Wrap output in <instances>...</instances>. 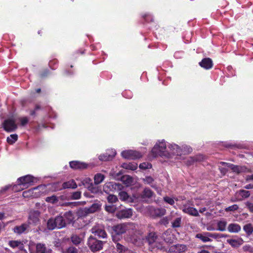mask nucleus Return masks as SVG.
I'll use <instances>...</instances> for the list:
<instances>
[{"label":"nucleus","instance_id":"f257e3e1","mask_svg":"<svg viewBox=\"0 0 253 253\" xmlns=\"http://www.w3.org/2000/svg\"><path fill=\"white\" fill-rule=\"evenodd\" d=\"M133 227H134V224L131 222L120 223L111 226L109 231L112 241L113 242L121 241L122 239V235Z\"/></svg>","mask_w":253,"mask_h":253},{"label":"nucleus","instance_id":"f03ea898","mask_svg":"<svg viewBox=\"0 0 253 253\" xmlns=\"http://www.w3.org/2000/svg\"><path fill=\"white\" fill-rule=\"evenodd\" d=\"M47 228L49 230L61 229L66 226V221L61 215L49 218L46 223Z\"/></svg>","mask_w":253,"mask_h":253},{"label":"nucleus","instance_id":"7ed1b4c3","mask_svg":"<svg viewBox=\"0 0 253 253\" xmlns=\"http://www.w3.org/2000/svg\"><path fill=\"white\" fill-rule=\"evenodd\" d=\"M104 242L90 236L88 239L87 245L92 252H97L103 248Z\"/></svg>","mask_w":253,"mask_h":253},{"label":"nucleus","instance_id":"20e7f679","mask_svg":"<svg viewBox=\"0 0 253 253\" xmlns=\"http://www.w3.org/2000/svg\"><path fill=\"white\" fill-rule=\"evenodd\" d=\"M167 148L166 144L164 140L159 142V144H156L152 149V153L154 157L158 155H165V153Z\"/></svg>","mask_w":253,"mask_h":253},{"label":"nucleus","instance_id":"39448f33","mask_svg":"<svg viewBox=\"0 0 253 253\" xmlns=\"http://www.w3.org/2000/svg\"><path fill=\"white\" fill-rule=\"evenodd\" d=\"M1 126L7 132L13 131L17 128L15 120L13 118H8L5 120L2 123Z\"/></svg>","mask_w":253,"mask_h":253},{"label":"nucleus","instance_id":"423d86ee","mask_svg":"<svg viewBox=\"0 0 253 253\" xmlns=\"http://www.w3.org/2000/svg\"><path fill=\"white\" fill-rule=\"evenodd\" d=\"M123 158L129 160H135L142 157V154L138 151L132 150H126L122 152Z\"/></svg>","mask_w":253,"mask_h":253},{"label":"nucleus","instance_id":"0eeeda50","mask_svg":"<svg viewBox=\"0 0 253 253\" xmlns=\"http://www.w3.org/2000/svg\"><path fill=\"white\" fill-rule=\"evenodd\" d=\"M123 188V185L120 183H117L114 182L106 183L103 186V190L106 193L110 192H114L115 190H121Z\"/></svg>","mask_w":253,"mask_h":253},{"label":"nucleus","instance_id":"6e6552de","mask_svg":"<svg viewBox=\"0 0 253 253\" xmlns=\"http://www.w3.org/2000/svg\"><path fill=\"white\" fill-rule=\"evenodd\" d=\"M35 178L31 175H27L18 178V185L28 187L34 183Z\"/></svg>","mask_w":253,"mask_h":253},{"label":"nucleus","instance_id":"1a4fd4ad","mask_svg":"<svg viewBox=\"0 0 253 253\" xmlns=\"http://www.w3.org/2000/svg\"><path fill=\"white\" fill-rule=\"evenodd\" d=\"M158 236L156 232L154 231H150L144 237V241L147 242L150 246H152L154 244L157 243V240Z\"/></svg>","mask_w":253,"mask_h":253},{"label":"nucleus","instance_id":"9d476101","mask_svg":"<svg viewBox=\"0 0 253 253\" xmlns=\"http://www.w3.org/2000/svg\"><path fill=\"white\" fill-rule=\"evenodd\" d=\"M91 233L99 238H106L107 234L105 230L100 225H95L91 229Z\"/></svg>","mask_w":253,"mask_h":253},{"label":"nucleus","instance_id":"9b49d317","mask_svg":"<svg viewBox=\"0 0 253 253\" xmlns=\"http://www.w3.org/2000/svg\"><path fill=\"white\" fill-rule=\"evenodd\" d=\"M120 176H121V173L119 172L114 176V178L117 179H120L126 186H130L133 184V178L131 176L128 175H124L120 177Z\"/></svg>","mask_w":253,"mask_h":253},{"label":"nucleus","instance_id":"f8f14e48","mask_svg":"<svg viewBox=\"0 0 253 253\" xmlns=\"http://www.w3.org/2000/svg\"><path fill=\"white\" fill-rule=\"evenodd\" d=\"M132 210L126 209L118 211L116 214V217L120 219L129 218L132 215Z\"/></svg>","mask_w":253,"mask_h":253},{"label":"nucleus","instance_id":"ddd939ff","mask_svg":"<svg viewBox=\"0 0 253 253\" xmlns=\"http://www.w3.org/2000/svg\"><path fill=\"white\" fill-rule=\"evenodd\" d=\"M116 154V151L113 149L108 150L106 153L100 155L98 158L100 161H107L112 160Z\"/></svg>","mask_w":253,"mask_h":253},{"label":"nucleus","instance_id":"4468645a","mask_svg":"<svg viewBox=\"0 0 253 253\" xmlns=\"http://www.w3.org/2000/svg\"><path fill=\"white\" fill-rule=\"evenodd\" d=\"M187 250V247L183 244H176L171 246L169 249V253H180L185 252Z\"/></svg>","mask_w":253,"mask_h":253},{"label":"nucleus","instance_id":"2eb2a0df","mask_svg":"<svg viewBox=\"0 0 253 253\" xmlns=\"http://www.w3.org/2000/svg\"><path fill=\"white\" fill-rule=\"evenodd\" d=\"M101 205L99 204V203H93L89 207H86L84 208L83 210V212L84 214L92 213L99 211Z\"/></svg>","mask_w":253,"mask_h":253},{"label":"nucleus","instance_id":"dca6fc26","mask_svg":"<svg viewBox=\"0 0 253 253\" xmlns=\"http://www.w3.org/2000/svg\"><path fill=\"white\" fill-rule=\"evenodd\" d=\"M162 237L167 243L172 244L174 242V235L171 233L170 229L165 231L162 234Z\"/></svg>","mask_w":253,"mask_h":253},{"label":"nucleus","instance_id":"f3484780","mask_svg":"<svg viewBox=\"0 0 253 253\" xmlns=\"http://www.w3.org/2000/svg\"><path fill=\"white\" fill-rule=\"evenodd\" d=\"M69 164L70 167L74 169H84L88 166L87 164L78 161H71Z\"/></svg>","mask_w":253,"mask_h":253},{"label":"nucleus","instance_id":"a211bd4d","mask_svg":"<svg viewBox=\"0 0 253 253\" xmlns=\"http://www.w3.org/2000/svg\"><path fill=\"white\" fill-rule=\"evenodd\" d=\"M36 253H52V250L46 247L45 244L39 243L36 244Z\"/></svg>","mask_w":253,"mask_h":253},{"label":"nucleus","instance_id":"6ab92c4d","mask_svg":"<svg viewBox=\"0 0 253 253\" xmlns=\"http://www.w3.org/2000/svg\"><path fill=\"white\" fill-rule=\"evenodd\" d=\"M181 209L184 213L189 214V215L194 216H198L199 215L198 211L196 208L188 207L186 205H183Z\"/></svg>","mask_w":253,"mask_h":253},{"label":"nucleus","instance_id":"aec40b11","mask_svg":"<svg viewBox=\"0 0 253 253\" xmlns=\"http://www.w3.org/2000/svg\"><path fill=\"white\" fill-rule=\"evenodd\" d=\"M200 66L207 70L210 69L212 67L213 63L212 60L210 58H205L199 62Z\"/></svg>","mask_w":253,"mask_h":253},{"label":"nucleus","instance_id":"412c9836","mask_svg":"<svg viewBox=\"0 0 253 253\" xmlns=\"http://www.w3.org/2000/svg\"><path fill=\"white\" fill-rule=\"evenodd\" d=\"M196 237L201 240L203 242H208L211 241L209 237H215L214 234L209 232L205 233L204 234H197L196 235Z\"/></svg>","mask_w":253,"mask_h":253},{"label":"nucleus","instance_id":"4be33fe9","mask_svg":"<svg viewBox=\"0 0 253 253\" xmlns=\"http://www.w3.org/2000/svg\"><path fill=\"white\" fill-rule=\"evenodd\" d=\"M77 187V185L74 180H72L69 181L65 182L62 184V187L55 189V191L60 190L66 188L75 189Z\"/></svg>","mask_w":253,"mask_h":253},{"label":"nucleus","instance_id":"5701e85b","mask_svg":"<svg viewBox=\"0 0 253 253\" xmlns=\"http://www.w3.org/2000/svg\"><path fill=\"white\" fill-rule=\"evenodd\" d=\"M119 196L121 200L128 203H133L134 201L133 198L129 196L128 194L125 191H121L119 192Z\"/></svg>","mask_w":253,"mask_h":253},{"label":"nucleus","instance_id":"b1692460","mask_svg":"<svg viewBox=\"0 0 253 253\" xmlns=\"http://www.w3.org/2000/svg\"><path fill=\"white\" fill-rule=\"evenodd\" d=\"M227 242L233 248H238L243 244L244 241L241 238H240L237 240L232 239H227Z\"/></svg>","mask_w":253,"mask_h":253},{"label":"nucleus","instance_id":"393cba45","mask_svg":"<svg viewBox=\"0 0 253 253\" xmlns=\"http://www.w3.org/2000/svg\"><path fill=\"white\" fill-rule=\"evenodd\" d=\"M250 196V193L245 190H240L236 193V199L242 200V199L247 198Z\"/></svg>","mask_w":253,"mask_h":253},{"label":"nucleus","instance_id":"a878e982","mask_svg":"<svg viewBox=\"0 0 253 253\" xmlns=\"http://www.w3.org/2000/svg\"><path fill=\"white\" fill-rule=\"evenodd\" d=\"M70 239L73 244L75 246H78L83 241V239L82 237L76 234H72L70 236Z\"/></svg>","mask_w":253,"mask_h":253},{"label":"nucleus","instance_id":"bb28decb","mask_svg":"<svg viewBox=\"0 0 253 253\" xmlns=\"http://www.w3.org/2000/svg\"><path fill=\"white\" fill-rule=\"evenodd\" d=\"M40 213V212L38 210H31L29 213V218L34 223H36L39 221Z\"/></svg>","mask_w":253,"mask_h":253},{"label":"nucleus","instance_id":"cd10ccee","mask_svg":"<svg viewBox=\"0 0 253 253\" xmlns=\"http://www.w3.org/2000/svg\"><path fill=\"white\" fill-rule=\"evenodd\" d=\"M28 227V224L23 223L20 226H15L13 228V231L14 233H17L18 234H21L23 233Z\"/></svg>","mask_w":253,"mask_h":253},{"label":"nucleus","instance_id":"c85d7f7f","mask_svg":"<svg viewBox=\"0 0 253 253\" xmlns=\"http://www.w3.org/2000/svg\"><path fill=\"white\" fill-rule=\"evenodd\" d=\"M228 231L230 233H238L241 229V226L237 223H231L229 224L228 228Z\"/></svg>","mask_w":253,"mask_h":253},{"label":"nucleus","instance_id":"c756f323","mask_svg":"<svg viewBox=\"0 0 253 253\" xmlns=\"http://www.w3.org/2000/svg\"><path fill=\"white\" fill-rule=\"evenodd\" d=\"M119 242H113L115 244V248L116 249L117 251L119 253H124L127 252L128 251V248L120 244Z\"/></svg>","mask_w":253,"mask_h":253},{"label":"nucleus","instance_id":"7c9ffc66","mask_svg":"<svg viewBox=\"0 0 253 253\" xmlns=\"http://www.w3.org/2000/svg\"><path fill=\"white\" fill-rule=\"evenodd\" d=\"M169 148L170 149L171 152L177 155L181 154V149L176 144H170Z\"/></svg>","mask_w":253,"mask_h":253},{"label":"nucleus","instance_id":"2f4dec72","mask_svg":"<svg viewBox=\"0 0 253 253\" xmlns=\"http://www.w3.org/2000/svg\"><path fill=\"white\" fill-rule=\"evenodd\" d=\"M64 218L66 221V223H71L74 219V215L71 211H68L65 212L63 214Z\"/></svg>","mask_w":253,"mask_h":253},{"label":"nucleus","instance_id":"473e14b6","mask_svg":"<svg viewBox=\"0 0 253 253\" xmlns=\"http://www.w3.org/2000/svg\"><path fill=\"white\" fill-rule=\"evenodd\" d=\"M78 250L72 245L65 249H61L62 253H78Z\"/></svg>","mask_w":253,"mask_h":253},{"label":"nucleus","instance_id":"72a5a7b5","mask_svg":"<svg viewBox=\"0 0 253 253\" xmlns=\"http://www.w3.org/2000/svg\"><path fill=\"white\" fill-rule=\"evenodd\" d=\"M153 212L155 216L160 217L166 214V210L164 208H156L153 209Z\"/></svg>","mask_w":253,"mask_h":253},{"label":"nucleus","instance_id":"f704fd0d","mask_svg":"<svg viewBox=\"0 0 253 253\" xmlns=\"http://www.w3.org/2000/svg\"><path fill=\"white\" fill-rule=\"evenodd\" d=\"M133 239V243L136 246H140L143 245L144 238L142 236H134Z\"/></svg>","mask_w":253,"mask_h":253},{"label":"nucleus","instance_id":"c9c22d12","mask_svg":"<svg viewBox=\"0 0 253 253\" xmlns=\"http://www.w3.org/2000/svg\"><path fill=\"white\" fill-rule=\"evenodd\" d=\"M122 167L126 169L134 170L137 168V165L135 163H123Z\"/></svg>","mask_w":253,"mask_h":253},{"label":"nucleus","instance_id":"e433bc0d","mask_svg":"<svg viewBox=\"0 0 253 253\" xmlns=\"http://www.w3.org/2000/svg\"><path fill=\"white\" fill-rule=\"evenodd\" d=\"M181 216H178L175 218L171 222V227L173 228L180 227L181 224Z\"/></svg>","mask_w":253,"mask_h":253},{"label":"nucleus","instance_id":"4c0bfd02","mask_svg":"<svg viewBox=\"0 0 253 253\" xmlns=\"http://www.w3.org/2000/svg\"><path fill=\"white\" fill-rule=\"evenodd\" d=\"M231 169L233 172L238 174L245 171L246 168L244 167L239 166L233 164Z\"/></svg>","mask_w":253,"mask_h":253},{"label":"nucleus","instance_id":"58836bf2","mask_svg":"<svg viewBox=\"0 0 253 253\" xmlns=\"http://www.w3.org/2000/svg\"><path fill=\"white\" fill-rule=\"evenodd\" d=\"M243 229L246 232L248 236L251 235L253 232V227L251 223L244 225Z\"/></svg>","mask_w":253,"mask_h":253},{"label":"nucleus","instance_id":"ea45409f","mask_svg":"<svg viewBox=\"0 0 253 253\" xmlns=\"http://www.w3.org/2000/svg\"><path fill=\"white\" fill-rule=\"evenodd\" d=\"M104 178L105 176L103 174L97 173L95 174L94 177V183L96 184H98L103 181Z\"/></svg>","mask_w":253,"mask_h":253},{"label":"nucleus","instance_id":"a19ab883","mask_svg":"<svg viewBox=\"0 0 253 253\" xmlns=\"http://www.w3.org/2000/svg\"><path fill=\"white\" fill-rule=\"evenodd\" d=\"M153 192L149 188H145L142 192V197L143 198H150L153 196Z\"/></svg>","mask_w":253,"mask_h":253},{"label":"nucleus","instance_id":"79ce46f5","mask_svg":"<svg viewBox=\"0 0 253 253\" xmlns=\"http://www.w3.org/2000/svg\"><path fill=\"white\" fill-rule=\"evenodd\" d=\"M18 139V135L16 134H11L7 137V142L9 144H14Z\"/></svg>","mask_w":253,"mask_h":253},{"label":"nucleus","instance_id":"37998d69","mask_svg":"<svg viewBox=\"0 0 253 253\" xmlns=\"http://www.w3.org/2000/svg\"><path fill=\"white\" fill-rule=\"evenodd\" d=\"M45 200L46 202L50 203L52 204H56L58 202V198L55 195L47 197L45 198Z\"/></svg>","mask_w":253,"mask_h":253},{"label":"nucleus","instance_id":"c03bdc74","mask_svg":"<svg viewBox=\"0 0 253 253\" xmlns=\"http://www.w3.org/2000/svg\"><path fill=\"white\" fill-rule=\"evenodd\" d=\"M227 222L225 220L219 221L217 223L218 230L221 231H225Z\"/></svg>","mask_w":253,"mask_h":253},{"label":"nucleus","instance_id":"a18cd8bd","mask_svg":"<svg viewBox=\"0 0 253 253\" xmlns=\"http://www.w3.org/2000/svg\"><path fill=\"white\" fill-rule=\"evenodd\" d=\"M105 210L109 213H114L117 210V207L115 205L111 204L110 205H106Z\"/></svg>","mask_w":253,"mask_h":253},{"label":"nucleus","instance_id":"49530a36","mask_svg":"<svg viewBox=\"0 0 253 253\" xmlns=\"http://www.w3.org/2000/svg\"><path fill=\"white\" fill-rule=\"evenodd\" d=\"M171 220V216H168L163 217L159 221V223L166 226L168 225L169 220Z\"/></svg>","mask_w":253,"mask_h":253},{"label":"nucleus","instance_id":"de8ad7c7","mask_svg":"<svg viewBox=\"0 0 253 253\" xmlns=\"http://www.w3.org/2000/svg\"><path fill=\"white\" fill-rule=\"evenodd\" d=\"M107 200L109 203L113 204L117 202L118 199L116 196L110 194L107 197Z\"/></svg>","mask_w":253,"mask_h":253},{"label":"nucleus","instance_id":"09e8293b","mask_svg":"<svg viewBox=\"0 0 253 253\" xmlns=\"http://www.w3.org/2000/svg\"><path fill=\"white\" fill-rule=\"evenodd\" d=\"M8 244L11 247L14 248L19 246L21 244V242L18 241H10Z\"/></svg>","mask_w":253,"mask_h":253},{"label":"nucleus","instance_id":"8fccbe9b","mask_svg":"<svg viewBox=\"0 0 253 253\" xmlns=\"http://www.w3.org/2000/svg\"><path fill=\"white\" fill-rule=\"evenodd\" d=\"M152 167V165L148 163H143L139 165L140 169H150Z\"/></svg>","mask_w":253,"mask_h":253},{"label":"nucleus","instance_id":"3c124183","mask_svg":"<svg viewBox=\"0 0 253 253\" xmlns=\"http://www.w3.org/2000/svg\"><path fill=\"white\" fill-rule=\"evenodd\" d=\"M164 201L170 205H173L175 203L174 199L168 196L164 197Z\"/></svg>","mask_w":253,"mask_h":253},{"label":"nucleus","instance_id":"603ef678","mask_svg":"<svg viewBox=\"0 0 253 253\" xmlns=\"http://www.w3.org/2000/svg\"><path fill=\"white\" fill-rule=\"evenodd\" d=\"M181 150V153L188 154L191 153L192 151V149L190 146L186 145L183 146Z\"/></svg>","mask_w":253,"mask_h":253},{"label":"nucleus","instance_id":"864d4df0","mask_svg":"<svg viewBox=\"0 0 253 253\" xmlns=\"http://www.w3.org/2000/svg\"><path fill=\"white\" fill-rule=\"evenodd\" d=\"M239 208V207L237 205H233L231 206H229L228 208H226L225 210L226 211H234L237 210Z\"/></svg>","mask_w":253,"mask_h":253},{"label":"nucleus","instance_id":"5fc2aeb1","mask_svg":"<svg viewBox=\"0 0 253 253\" xmlns=\"http://www.w3.org/2000/svg\"><path fill=\"white\" fill-rule=\"evenodd\" d=\"M154 180V179L150 176H146L143 179V182L147 184H151Z\"/></svg>","mask_w":253,"mask_h":253},{"label":"nucleus","instance_id":"6e6d98bb","mask_svg":"<svg viewBox=\"0 0 253 253\" xmlns=\"http://www.w3.org/2000/svg\"><path fill=\"white\" fill-rule=\"evenodd\" d=\"M81 192L80 191H77L73 192L71 196V198L72 199L77 200L81 198Z\"/></svg>","mask_w":253,"mask_h":253},{"label":"nucleus","instance_id":"4d7b16f0","mask_svg":"<svg viewBox=\"0 0 253 253\" xmlns=\"http://www.w3.org/2000/svg\"><path fill=\"white\" fill-rule=\"evenodd\" d=\"M204 157L202 155H197L194 157H191V160L192 162H200L203 160Z\"/></svg>","mask_w":253,"mask_h":253},{"label":"nucleus","instance_id":"13d9d810","mask_svg":"<svg viewBox=\"0 0 253 253\" xmlns=\"http://www.w3.org/2000/svg\"><path fill=\"white\" fill-rule=\"evenodd\" d=\"M89 190L92 193L97 194L100 192V190L97 187H89Z\"/></svg>","mask_w":253,"mask_h":253},{"label":"nucleus","instance_id":"bf43d9fd","mask_svg":"<svg viewBox=\"0 0 253 253\" xmlns=\"http://www.w3.org/2000/svg\"><path fill=\"white\" fill-rule=\"evenodd\" d=\"M20 121L21 126H24L28 123L29 120L27 117H24L20 118Z\"/></svg>","mask_w":253,"mask_h":253},{"label":"nucleus","instance_id":"052dcab7","mask_svg":"<svg viewBox=\"0 0 253 253\" xmlns=\"http://www.w3.org/2000/svg\"><path fill=\"white\" fill-rule=\"evenodd\" d=\"M91 181V180L90 178H85L84 179L82 182L81 184H79V186L84 185V186H86L87 184H89L90 182Z\"/></svg>","mask_w":253,"mask_h":253},{"label":"nucleus","instance_id":"680f3d73","mask_svg":"<svg viewBox=\"0 0 253 253\" xmlns=\"http://www.w3.org/2000/svg\"><path fill=\"white\" fill-rule=\"evenodd\" d=\"M10 185H6L3 188H1V189L0 190V194H3L5 193L6 191H7L10 187Z\"/></svg>","mask_w":253,"mask_h":253},{"label":"nucleus","instance_id":"e2e57ef3","mask_svg":"<svg viewBox=\"0 0 253 253\" xmlns=\"http://www.w3.org/2000/svg\"><path fill=\"white\" fill-rule=\"evenodd\" d=\"M246 205L249 210L253 212V203L248 202L247 203Z\"/></svg>","mask_w":253,"mask_h":253},{"label":"nucleus","instance_id":"0e129e2a","mask_svg":"<svg viewBox=\"0 0 253 253\" xmlns=\"http://www.w3.org/2000/svg\"><path fill=\"white\" fill-rule=\"evenodd\" d=\"M157 244H154L155 247L160 250H163L164 248V247L163 246V245L161 244H160V243L157 242Z\"/></svg>","mask_w":253,"mask_h":253},{"label":"nucleus","instance_id":"69168bd1","mask_svg":"<svg viewBox=\"0 0 253 253\" xmlns=\"http://www.w3.org/2000/svg\"><path fill=\"white\" fill-rule=\"evenodd\" d=\"M220 164L223 166H226L227 167L229 168L230 169L231 168L232 165H233L232 164L228 163H226V162H220Z\"/></svg>","mask_w":253,"mask_h":253},{"label":"nucleus","instance_id":"338daca9","mask_svg":"<svg viewBox=\"0 0 253 253\" xmlns=\"http://www.w3.org/2000/svg\"><path fill=\"white\" fill-rule=\"evenodd\" d=\"M219 169L220 170L221 173L223 174H225L227 171V169L224 168H219Z\"/></svg>","mask_w":253,"mask_h":253},{"label":"nucleus","instance_id":"774afa93","mask_svg":"<svg viewBox=\"0 0 253 253\" xmlns=\"http://www.w3.org/2000/svg\"><path fill=\"white\" fill-rule=\"evenodd\" d=\"M243 249L245 251H250L251 249V246L249 245H245L243 247Z\"/></svg>","mask_w":253,"mask_h":253}]
</instances>
